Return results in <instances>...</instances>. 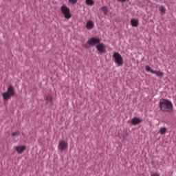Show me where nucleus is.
I'll list each match as a JSON object with an SVG mask.
<instances>
[{"mask_svg": "<svg viewBox=\"0 0 176 176\" xmlns=\"http://www.w3.org/2000/svg\"><path fill=\"white\" fill-rule=\"evenodd\" d=\"M174 106L173 105V102L167 99H161L160 100V109L162 111V112H168L171 113L173 111Z\"/></svg>", "mask_w": 176, "mask_h": 176, "instance_id": "nucleus-1", "label": "nucleus"}, {"mask_svg": "<svg viewBox=\"0 0 176 176\" xmlns=\"http://www.w3.org/2000/svg\"><path fill=\"white\" fill-rule=\"evenodd\" d=\"M14 96H16V91L12 85H10L8 87L7 91L2 94L3 101H8V100H10V98L14 97Z\"/></svg>", "mask_w": 176, "mask_h": 176, "instance_id": "nucleus-2", "label": "nucleus"}, {"mask_svg": "<svg viewBox=\"0 0 176 176\" xmlns=\"http://www.w3.org/2000/svg\"><path fill=\"white\" fill-rule=\"evenodd\" d=\"M100 42H101V40L99 38L93 37L89 38L83 47L87 49V47H90V46H96V45H98Z\"/></svg>", "mask_w": 176, "mask_h": 176, "instance_id": "nucleus-3", "label": "nucleus"}, {"mask_svg": "<svg viewBox=\"0 0 176 176\" xmlns=\"http://www.w3.org/2000/svg\"><path fill=\"white\" fill-rule=\"evenodd\" d=\"M60 11L65 16V19H71L72 17V14H71V10L67 6L63 5L60 7Z\"/></svg>", "mask_w": 176, "mask_h": 176, "instance_id": "nucleus-4", "label": "nucleus"}, {"mask_svg": "<svg viewBox=\"0 0 176 176\" xmlns=\"http://www.w3.org/2000/svg\"><path fill=\"white\" fill-rule=\"evenodd\" d=\"M113 57L115 60L116 64H118V65H123V57H122V55L119 54L118 52H115L113 55Z\"/></svg>", "mask_w": 176, "mask_h": 176, "instance_id": "nucleus-5", "label": "nucleus"}, {"mask_svg": "<svg viewBox=\"0 0 176 176\" xmlns=\"http://www.w3.org/2000/svg\"><path fill=\"white\" fill-rule=\"evenodd\" d=\"M58 148L60 152H63V151H67V149H68V142L65 140H60L59 142Z\"/></svg>", "mask_w": 176, "mask_h": 176, "instance_id": "nucleus-6", "label": "nucleus"}, {"mask_svg": "<svg viewBox=\"0 0 176 176\" xmlns=\"http://www.w3.org/2000/svg\"><path fill=\"white\" fill-rule=\"evenodd\" d=\"M25 149H27L25 146H18L15 147V150L19 155H21V153H23Z\"/></svg>", "mask_w": 176, "mask_h": 176, "instance_id": "nucleus-7", "label": "nucleus"}, {"mask_svg": "<svg viewBox=\"0 0 176 176\" xmlns=\"http://www.w3.org/2000/svg\"><path fill=\"white\" fill-rule=\"evenodd\" d=\"M141 122H142V120L136 117H134L131 121V124H133V126H137V124H140V123H141Z\"/></svg>", "mask_w": 176, "mask_h": 176, "instance_id": "nucleus-8", "label": "nucleus"}, {"mask_svg": "<svg viewBox=\"0 0 176 176\" xmlns=\"http://www.w3.org/2000/svg\"><path fill=\"white\" fill-rule=\"evenodd\" d=\"M96 49L98 50V52H100V53H104V52H105V45H104V44L102 43H98L96 45Z\"/></svg>", "mask_w": 176, "mask_h": 176, "instance_id": "nucleus-9", "label": "nucleus"}, {"mask_svg": "<svg viewBox=\"0 0 176 176\" xmlns=\"http://www.w3.org/2000/svg\"><path fill=\"white\" fill-rule=\"evenodd\" d=\"M87 30H93L94 28V23L91 21H88L86 24Z\"/></svg>", "mask_w": 176, "mask_h": 176, "instance_id": "nucleus-10", "label": "nucleus"}, {"mask_svg": "<svg viewBox=\"0 0 176 176\" xmlns=\"http://www.w3.org/2000/svg\"><path fill=\"white\" fill-rule=\"evenodd\" d=\"M132 27H138V19H132L131 20Z\"/></svg>", "mask_w": 176, "mask_h": 176, "instance_id": "nucleus-11", "label": "nucleus"}, {"mask_svg": "<svg viewBox=\"0 0 176 176\" xmlns=\"http://www.w3.org/2000/svg\"><path fill=\"white\" fill-rule=\"evenodd\" d=\"M152 74H155L156 75V76H160V78H162V76H164V73H163V72H160V71H153Z\"/></svg>", "mask_w": 176, "mask_h": 176, "instance_id": "nucleus-12", "label": "nucleus"}, {"mask_svg": "<svg viewBox=\"0 0 176 176\" xmlns=\"http://www.w3.org/2000/svg\"><path fill=\"white\" fill-rule=\"evenodd\" d=\"M159 133L162 135H164V134H166V133H167V128L166 127H161L159 130Z\"/></svg>", "mask_w": 176, "mask_h": 176, "instance_id": "nucleus-13", "label": "nucleus"}, {"mask_svg": "<svg viewBox=\"0 0 176 176\" xmlns=\"http://www.w3.org/2000/svg\"><path fill=\"white\" fill-rule=\"evenodd\" d=\"M45 100L47 101V102H50L52 104V102H53V97H52V95H47L45 97Z\"/></svg>", "mask_w": 176, "mask_h": 176, "instance_id": "nucleus-14", "label": "nucleus"}, {"mask_svg": "<svg viewBox=\"0 0 176 176\" xmlns=\"http://www.w3.org/2000/svg\"><path fill=\"white\" fill-rule=\"evenodd\" d=\"M85 3L88 5L89 6H93L94 5V0H86Z\"/></svg>", "mask_w": 176, "mask_h": 176, "instance_id": "nucleus-15", "label": "nucleus"}, {"mask_svg": "<svg viewBox=\"0 0 176 176\" xmlns=\"http://www.w3.org/2000/svg\"><path fill=\"white\" fill-rule=\"evenodd\" d=\"M101 10L103 12L104 14H108V7L107 6L102 7Z\"/></svg>", "mask_w": 176, "mask_h": 176, "instance_id": "nucleus-16", "label": "nucleus"}, {"mask_svg": "<svg viewBox=\"0 0 176 176\" xmlns=\"http://www.w3.org/2000/svg\"><path fill=\"white\" fill-rule=\"evenodd\" d=\"M160 12L162 13V14H166V8L164 6H161L160 7Z\"/></svg>", "mask_w": 176, "mask_h": 176, "instance_id": "nucleus-17", "label": "nucleus"}, {"mask_svg": "<svg viewBox=\"0 0 176 176\" xmlns=\"http://www.w3.org/2000/svg\"><path fill=\"white\" fill-rule=\"evenodd\" d=\"M145 69H146V72H151V74H152L153 71H155V70L152 69V68H151V67L149 65H146Z\"/></svg>", "mask_w": 176, "mask_h": 176, "instance_id": "nucleus-18", "label": "nucleus"}, {"mask_svg": "<svg viewBox=\"0 0 176 176\" xmlns=\"http://www.w3.org/2000/svg\"><path fill=\"white\" fill-rule=\"evenodd\" d=\"M19 135H20V131H16L12 133V137H19Z\"/></svg>", "mask_w": 176, "mask_h": 176, "instance_id": "nucleus-19", "label": "nucleus"}, {"mask_svg": "<svg viewBox=\"0 0 176 176\" xmlns=\"http://www.w3.org/2000/svg\"><path fill=\"white\" fill-rule=\"evenodd\" d=\"M69 3H72V5H75L77 3L78 0H69Z\"/></svg>", "mask_w": 176, "mask_h": 176, "instance_id": "nucleus-20", "label": "nucleus"}]
</instances>
